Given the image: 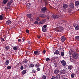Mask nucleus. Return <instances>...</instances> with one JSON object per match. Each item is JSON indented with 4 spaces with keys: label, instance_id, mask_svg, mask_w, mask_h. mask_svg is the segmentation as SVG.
Listing matches in <instances>:
<instances>
[{
    "label": "nucleus",
    "instance_id": "nucleus-1",
    "mask_svg": "<svg viewBox=\"0 0 79 79\" xmlns=\"http://www.w3.org/2000/svg\"><path fill=\"white\" fill-rule=\"evenodd\" d=\"M64 30V28L62 27H59L57 28V32H61Z\"/></svg>",
    "mask_w": 79,
    "mask_h": 79
},
{
    "label": "nucleus",
    "instance_id": "nucleus-2",
    "mask_svg": "<svg viewBox=\"0 0 79 79\" xmlns=\"http://www.w3.org/2000/svg\"><path fill=\"white\" fill-rule=\"evenodd\" d=\"M78 56H79V55L78 54L76 53H75L73 54V57L75 59H77V58H78Z\"/></svg>",
    "mask_w": 79,
    "mask_h": 79
},
{
    "label": "nucleus",
    "instance_id": "nucleus-3",
    "mask_svg": "<svg viewBox=\"0 0 79 79\" xmlns=\"http://www.w3.org/2000/svg\"><path fill=\"white\" fill-rule=\"evenodd\" d=\"M34 53L35 55H39L40 54V51H34Z\"/></svg>",
    "mask_w": 79,
    "mask_h": 79
},
{
    "label": "nucleus",
    "instance_id": "nucleus-4",
    "mask_svg": "<svg viewBox=\"0 0 79 79\" xmlns=\"http://www.w3.org/2000/svg\"><path fill=\"white\" fill-rule=\"evenodd\" d=\"M60 63H61L63 66H66V64L65 61L64 60H62L60 61Z\"/></svg>",
    "mask_w": 79,
    "mask_h": 79
},
{
    "label": "nucleus",
    "instance_id": "nucleus-5",
    "mask_svg": "<svg viewBox=\"0 0 79 79\" xmlns=\"http://www.w3.org/2000/svg\"><path fill=\"white\" fill-rule=\"evenodd\" d=\"M46 10H47V8L45 7L42 8L41 10V11L43 13H45Z\"/></svg>",
    "mask_w": 79,
    "mask_h": 79
},
{
    "label": "nucleus",
    "instance_id": "nucleus-6",
    "mask_svg": "<svg viewBox=\"0 0 79 79\" xmlns=\"http://www.w3.org/2000/svg\"><path fill=\"white\" fill-rule=\"evenodd\" d=\"M46 22V19H43L39 23V24H44Z\"/></svg>",
    "mask_w": 79,
    "mask_h": 79
},
{
    "label": "nucleus",
    "instance_id": "nucleus-7",
    "mask_svg": "<svg viewBox=\"0 0 79 79\" xmlns=\"http://www.w3.org/2000/svg\"><path fill=\"white\" fill-rule=\"evenodd\" d=\"M66 73V70H63L60 71V74H64Z\"/></svg>",
    "mask_w": 79,
    "mask_h": 79
},
{
    "label": "nucleus",
    "instance_id": "nucleus-8",
    "mask_svg": "<svg viewBox=\"0 0 79 79\" xmlns=\"http://www.w3.org/2000/svg\"><path fill=\"white\" fill-rule=\"evenodd\" d=\"M31 6V4L30 3H28L27 5L26 8L27 9L30 8Z\"/></svg>",
    "mask_w": 79,
    "mask_h": 79
},
{
    "label": "nucleus",
    "instance_id": "nucleus-9",
    "mask_svg": "<svg viewBox=\"0 0 79 79\" xmlns=\"http://www.w3.org/2000/svg\"><path fill=\"white\" fill-rule=\"evenodd\" d=\"M68 7V5H67V4H64L63 5V8H64L66 9V8H67Z\"/></svg>",
    "mask_w": 79,
    "mask_h": 79
},
{
    "label": "nucleus",
    "instance_id": "nucleus-10",
    "mask_svg": "<svg viewBox=\"0 0 79 79\" xmlns=\"http://www.w3.org/2000/svg\"><path fill=\"white\" fill-rule=\"evenodd\" d=\"M5 17V15L4 14H2L1 15H0V20H2L3 18Z\"/></svg>",
    "mask_w": 79,
    "mask_h": 79
},
{
    "label": "nucleus",
    "instance_id": "nucleus-11",
    "mask_svg": "<svg viewBox=\"0 0 79 79\" xmlns=\"http://www.w3.org/2000/svg\"><path fill=\"white\" fill-rule=\"evenodd\" d=\"M66 40V37L64 36H62L61 37V40L62 42H64Z\"/></svg>",
    "mask_w": 79,
    "mask_h": 79
},
{
    "label": "nucleus",
    "instance_id": "nucleus-12",
    "mask_svg": "<svg viewBox=\"0 0 79 79\" xmlns=\"http://www.w3.org/2000/svg\"><path fill=\"white\" fill-rule=\"evenodd\" d=\"M70 7L71 8H73L74 7V5L73 3H71L70 4Z\"/></svg>",
    "mask_w": 79,
    "mask_h": 79
},
{
    "label": "nucleus",
    "instance_id": "nucleus-13",
    "mask_svg": "<svg viewBox=\"0 0 79 79\" xmlns=\"http://www.w3.org/2000/svg\"><path fill=\"white\" fill-rule=\"evenodd\" d=\"M54 72L55 74H57L58 73H59V70H58L56 69L54 71Z\"/></svg>",
    "mask_w": 79,
    "mask_h": 79
},
{
    "label": "nucleus",
    "instance_id": "nucleus-14",
    "mask_svg": "<svg viewBox=\"0 0 79 79\" xmlns=\"http://www.w3.org/2000/svg\"><path fill=\"white\" fill-rule=\"evenodd\" d=\"M27 16L28 18H31V16H32V14H28L27 15Z\"/></svg>",
    "mask_w": 79,
    "mask_h": 79
},
{
    "label": "nucleus",
    "instance_id": "nucleus-15",
    "mask_svg": "<svg viewBox=\"0 0 79 79\" xmlns=\"http://www.w3.org/2000/svg\"><path fill=\"white\" fill-rule=\"evenodd\" d=\"M6 24L7 25H10V24H11V22L10 20H8L6 22Z\"/></svg>",
    "mask_w": 79,
    "mask_h": 79
},
{
    "label": "nucleus",
    "instance_id": "nucleus-16",
    "mask_svg": "<svg viewBox=\"0 0 79 79\" xmlns=\"http://www.w3.org/2000/svg\"><path fill=\"white\" fill-rule=\"evenodd\" d=\"M40 17H42V18H45V17H47V15L44 14H41L40 15Z\"/></svg>",
    "mask_w": 79,
    "mask_h": 79
},
{
    "label": "nucleus",
    "instance_id": "nucleus-17",
    "mask_svg": "<svg viewBox=\"0 0 79 79\" xmlns=\"http://www.w3.org/2000/svg\"><path fill=\"white\" fill-rule=\"evenodd\" d=\"M75 6H78V5L79 6V2L78 1H77L75 2Z\"/></svg>",
    "mask_w": 79,
    "mask_h": 79
},
{
    "label": "nucleus",
    "instance_id": "nucleus-18",
    "mask_svg": "<svg viewBox=\"0 0 79 79\" xmlns=\"http://www.w3.org/2000/svg\"><path fill=\"white\" fill-rule=\"evenodd\" d=\"M56 79H60V76L59 74H58L56 76V77H55Z\"/></svg>",
    "mask_w": 79,
    "mask_h": 79
},
{
    "label": "nucleus",
    "instance_id": "nucleus-19",
    "mask_svg": "<svg viewBox=\"0 0 79 79\" xmlns=\"http://www.w3.org/2000/svg\"><path fill=\"white\" fill-rule=\"evenodd\" d=\"M5 48L6 50H9V49H10V47L8 46H5Z\"/></svg>",
    "mask_w": 79,
    "mask_h": 79
},
{
    "label": "nucleus",
    "instance_id": "nucleus-20",
    "mask_svg": "<svg viewBox=\"0 0 79 79\" xmlns=\"http://www.w3.org/2000/svg\"><path fill=\"white\" fill-rule=\"evenodd\" d=\"M9 63H10V61H9V60H7L5 62V64L6 65H8V64H9Z\"/></svg>",
    "mask_w": 79,
    "mask_h": 79
},
{
    "label": "nucleus",
    "instance_id": "nucleus-21",
    "mask_svg": "<svg viewBox=\"0 0 79 79\" xmlns=\"http://www.w3.org/2000/svg\"><path fill=\"white\" fill-rule=\"evenodd\" d=\"M75 30H79V26L77 25L75 27Z\"/></svg>",
    "mask_w": 79,
    "mask_h": 79
},
{
    "label": "nucleus",
    "instance_id": "nucleus-22",
    "mask_svg": "<svg viewBox=\"0 0 79 79\" xmlns=\"http://www.w3.org/2000/svg\"><path fill=\"white\" fill-rule=\"evenodd\" d=\"M75 39L76 40H79V36H76L75 37Z\"/></svg>",
    "mask_w": 79,
    "mask_h": 79
},
{
    "label": "nucleus",
    "instance_id": "nucleus-23",
    "mask_svg": "<svg viewBox=\"0 0 79 79\" xmlns=\"http://www.w3.org/2000/svg\"><path fill=\"white\" fill-rule=\"evenodd\" d=\"M42 31L43 32H46L47 31V28H42Z\"/></svg>",
    "mask_w": 79,
    "mask_h": 79
},
{
    "label": "nucleus",
    "instance_id": "nucleus-24",
    "mask_svg": "<svg viewBox=\"0 0 79 79\" xmlns=\"http://www.w3.org/2000/svg\"><path fill=\"white\" fill-rule=\"evenodd\" d=\"M60 53V52L58 50L54 52V54H56V55H58Z\"/></svg>",
    "mask_w": 79,
    "mask_h": 79
},
{
    "label": "nucleus",
    "instance_id": "nucleus-25",
    "mask_svg": "<svg viewBox=\"0 0 79 79\" xmlns=\"http://www.w3.org/2000/svg\"><path fill=\"white\" fill-rule=\"evenodd\" d=\"M26 73V70H23L22 73V74L23 75H24V74H25Z\"/></svg>",
    "mask_w": 79,
    "mask_h": 79
},
{
    "label": "nucleus",
    "instance_id": "nucleus-26",
    "mask_svg": "<svg viewBox=\"0 0 79 79\" xmlns=\"http://www.w3.org/2000/svg\"><path fill=\"white\" fill-rule=\"evenodd\" d=\"M34 66V65L33 64H30L29 65V68H33Z\"/></svg>",
    "mask_w": 79,
    "mask_h": 79
},
{
    "label": "nucleus",
    "instance_id": "nucleus-27",
    "mask_svg": "<svg viewBox=\"0 0 79 79\" xmlns=\"http://www.w3.org/2000/svg\"><path fill=\"white\" fill-rule=\"evenodd\" d=\"M8 1V0H3V4H6L7 3V2Z\"/></svg>",
    "mask_w": 79,
    "mask_h": 79
},
{
    "label": "nucleus",
    "instance_id": "nucleus-28",
    "mask_svg": "<svg viewBox=\"0 0 79 79\" xmlns=\"http://www.w3.org/2000/svg\"><path fill=\"white\" fill-rule=\"evenodd\" d=\"M51 17L52 18H53L54 19H55V18H56V15H52V16Z\"/></svg>",
    "mask_w": 79,
    "mask_h": 79
},
{
    "label": "nucleus",
    "instance_id": "nucleus-29",
    "mask_svg": "<svg viewBox=\"0 0 79 79\" xmlns=\"http://www.w3.org/2000/svg\"><path fill=\"white\" fill-rule=\"evenodd\" d=\"M39 66H40V64L39 63H37L35 65V68H38V67H39Z\"/></svg>",
    "mask_w": 79,
    "mask_h": 79
},
{
    "label": "nucleus",
    "instance_id": "nucleus-30",
    "mask_svg": "<svg viewBox=\"0 0 79 79\" xmlns=\"http://www.w3.org/2000/svg\"><path fill=\"white\" fill-rule=\"evenodd\" d=\"M42 79H46L47 77H46V76L45 75H43L42 77Z\"/></svg>",
    "mask_w": 79,
    "mask_h": 79
},
{
    "label": "nucleus",
    "instance_id": "nucleus-31",
    "mask_svg": "<svg viewBox=\"0 0 79 79\" xmlns=\"http://www.w3.org/2000/svg\"><path fill=\"white\" fill-rule=\"evenodd\" d=\"M71 77L72 78H74V74L72 73L71 75Z\"/></svg>",
    "mask_w": 79,
    "mask_h": 79
},
{
    "label": "nucleus",
    "instance_id": "nucleus-32",
    "mask_svg": "<svg viewBox=\"0 0 79 79\" xmlns=\"http://www.w3.org/2000/svg\"><path fill=\"white\" fill-rule=\"evenodd\" d=\"M46 61H50V58H49L48 57L46 59Z\"/></svg>",
    "mask_w": 79,
    "mask_h": 79
},
{
    "label": "nucleus",
    "instance_id": "nucleus-33",
    "mask_svg": "<svg viewBox=\"0 0 79 79\" xmlns=\"http://www.w3.org/2000/svg\"><path fill=\"white\" fill-rule=\"evenodd\" d=\"M13 49L14 50L16 51L17 50V47H16V46H15L13 47Z\"/></svg>",
    "mask_w": 79,
    "mask_h": 79
},
{
    "label": "nucleus",
    "instance_id": "nucleus-34",
    "mask_svg": "<svg viewBox=\"0 0 79 79\" xmlns=\"http://www.w3.org/2000/svg\"><path fill=\"white\" fill-rule=\"evenodd\" d=\"M11 68V67L10 66H8L7 67V69H10Z\"/></svg>",
    "mask_w": 79,
    "mask_h": 79
},
{
    "label": "nucleus",
    "instance_id": "nucleus-35",
    "mask_svg": "<svg viewBox=\"0 0 79 79\" xmlns=\"http://www.w3.org/2000/svg\"><path fill=\"white\" fill-rule=\"evenodd\" d=\"M11 5V4H10V2H8V3L7 4V6H10V5Z\"/></svg>",
    "mask_w": 79,
    "mask_h": 79
},
{
    "label": "nucleus",
    "instance_id": "nucleus-36",
    "mask_svg": "<svg viewBox=\"0 0 79 79\" xmlns=\"http://www.w3.org/2000/svg\"><path fill=\"white\" fill-rule=\"evenodd\" d=\"M72 68V66H69L68 67V69H71Z\"/></svg>",
    "mask_w": 79,
    "mask_h": 79
},
{
    "label": "nucleus",
    "instance_id": "nucleus-37",
    "mask_svg": "<svg viewBox=\"0 0 79 79\" xmlns=\"http://www.w3.org/2000/svg\"><path fill=\"white\" fill-rule=\"evenodd\" d=\"M20 69L21 70H23L24 69V68L23 67V66H22V65L21 66Z\"/></svg>",
    "mask_w": 79,
    "mask_h": 79
},
{
    "label": "nucleus",
    "instance_id": "nucleus-38",
    "mask_svg": "<svg viewBox=\"0 0 79 79\" xmlns=\"http://www.w3.org/2000/svg\"><path fill=\"white\" fill-rule=\"evenodd\" d=\"M60 18V15H56V18Z\"/></svg>",
    "mask_w": 79,
    "mask_h": 79
},
{
    "label": "nucleus",
    "instance_id": "nucleus-39",
    "mask_svg": "<svg viewBox=\"0 0 79 79\" xmlns=\"http://www.w3.org/2000/svg\"><path fill=\"white\" fill-rule=\"evenodd\" d=\"M36 20L39 21H40V19H39V18L37 17L36 19Z\"/></svg>",
    "mask_w": 79,
    "mask_h": 79
},
{
    "label": "nucleus",
    "instance_id": "nucleus-40",
    "mask_svg": "<svg viewBox=\"0 0 79 79\" xmlns=\"http://www.w3.org/2000/svg\"><path fill=\"white\" fill-rule=\"evenodd\" d=\"M34 24H38V21H35Z\"/></svg>",
    "mask_w": 79,
    "mask_h": 79
},
{
    "label": "nucleus",
    "instance_id": "nucleus-41",
    "mask_svg": "<svg viewBox=\"0 0 79 79\" xmlns=\"http://www.w3.org/2000/svg\"><path fill=\"white\" fill-rule=\"evenodd\" d=\"M39 2L40 3H42V0H39Z\"/></svg>",
    "mask_w": 79,
    "mask_h": 79
},
{
    "label": "nucleus",
    "instance_id": "nucleus-42",
    "mask_svg": "<svg viewBox=\"0 0 79 79\" xmlns=\"http://www.w3.org/2000/svg\"><path fill=\"white\" fill-rule=\"evenodd\" d=\"M61 56H64V52H62L61 53Z\"/></svg>",
    "mask_w": 79,
    "mask_h": 79
},
{
    "label": "nucleus",
    "instance_id": "nucleus-43",
    "mask_svg": "<svg viewBox=\"0 0 79 79\" xmlns=\"http://www.w3.org/2000/svg\"><path fill=\"white\" fill-rule=\"evenodd\" d=\"M46 52V51H45V50H44L43 51V53H44V54H45V52Z\"/></svg>",
    "mask_w": 79,
    "mask_h": 79
},
{
    "label": "nucleus",
    "instance_id": "nucleus-44",
    "mask_svg": "<svg viewBox=\"0 0 79 79\" xmlns=\"http://www.w3.org/2000/svg\"><path fill=\"white\" fill-rule=\"evenodd\" d=\"M51 79H56V78H55V77L54 76H52Z\"/></svg>",
    "mask_w": 79,
    "mask_h": 79
},
{
    "label": "nucleus",
    "instance_id": "nucleus-45",
    "mask_svg": "<svg viewBox=\"0 0 79 79\" xmlns=\"http://www.w3.org/2000/svg\"><path fill=\"white\" fill-rule=\"evenodd\" d=\"M47 27V25H44L43 26V28H46Z\"/></svg>",
    "mask_w": 79,
    "mask_h": 79
},
{
    "label": "nucleus",
    "instance_id": "nucleus-46",
    "mask_svg": "<svg viewBox=\"0 0 79 79\" xmlns=\"http://www.w3.org/2000/svg\"><path fill=\"white\" fill-rule=\"evenodd\" d=\"M37 71H40V68H38L37 69H36Z\"/></svg>",
    "mask_w": 79,
    "mask_h": 79
},
{
    "label": "nucleus",
    "instance_id": "nucleus-47",
    "mask_svg": "<svg viewBox=\"0 0 79 79\" xmlns=\"http://www.w3.org/2000/svg\"><path fill=\"white\" fill-rule=\"evenodd\" d=\"M13 2V1L11 0L10 1V2H9V3H10L11 4V3H12Z\"/></svg>",
    "mask_w": 79,
    "mask_h": 79
},
{
    "label": "nucleus",
    "instance_id": "nucleus-48",
    "mask_svg": "<svg viewBox=\"0 0 79 79\" xmlns=\"http://www.w3.org/2000/svg\"><path fill=\"white\" fill-rule=\"evenodd\" d=\"M24 62L25 63H27V60H24Z\"/></svg>",
    "mask_w": 79,
    "mask_h": 79
},
{
    "label": "nucleus",
    "instance_id": "nucleus-49",
    "mask_svg": "<svg viewBox=\"0 0 79 79\" xmlns=\"http://www.w3.org/2000/svg\"><path fill=\"white\" fill-rule=\"evenodd\" d=\"M26 32H27V33H29V30H27L26 31Z\"/></svg>",
    "mask_w": 79,
    "mask_h": 79
},
{
    "label": "nucleus",
    "instance_id": "nucleus-50",
    "mask_svg": "<svg viewBox=\"0 0 79 79\" xmlns=\"http://www.w3.org/2000/svg\"><path fill=\"white\" fill-rule=\"evenodd\" d=\"M32 73H35V70H33Z\"/></svg>",
    "mask_w": 79,
    "mask_h": 79
},
{
    "label": "nucleus",
    "instance_id": "nucleus-51",
    "mask_svg": "<svg viewBox=\"0 0 79 79\" xmlns=\"http://www.w3.org/2000/svg\"><path fill=\"white\" fill-rule=\"evenodd\" d=\"M1 41L2 42H3V41H4V39L3 38H2Z\"/></svg>",
    "mask_w": 79,
    "mask_h": 79
},
{
    "label": "nucleus",
    "instance_id": "nucleus-52",
    "mask_svg": "<svg viewBox=\"0 0 79 79\" xmlns=\"http://www.w3.org/2000/svg\"><path fill=\"white\" fill-rule=\"evenodd\" d=\"M18 41L19 42H21V39H19L18 40Z\"/></svg>",
    "mask_w": 79,
    "mask_h": 79
},
{
    "label": "nucleus",
    "instance_id": "nucleus-53",
    "mask_svg": "<svg viewBox=\"0 0 79 79\" xmlns=\"http://www.w3.org/2000/svg\"><path fill=\"white\" fill-rule=\"evenodd\" d=\"M37 37L38 38V39H40V35H38L37 36Z\"/></svg>",
    "mask_w": 79,
    "mask_h": 79
},
{
    "label": "nucleus",
    "instance_id": "nucleus-54",
    "mask_svg": "<svg viewBox=\"0 0 79 79\" xmlns=\"http://www.w3.org/2000/svg\"><path fill=\"white\" fill-rule=\"evenodd\" d=\"M30 21H33V19L32 18H31Z\"/></svg>",
    "mask_w": 79,
    "mask_h": 79
},
{
    "label": "nucleus",
    "instance_id": "nucleus-55",
    "mask_svg": "<svg viewBox=\"0 0 79 79\" xmlns=\"http://www.w3.org/2000/svg\"><path fill=\"white\" fill-rule=\"evenodd\" d=\"M70 60H72V59H71V56H70Z\"/></svg>",
    "mask_w": 79,
    "mask_h": 79
},
{
    "label": "nucleus",
    "instance_id": "nucleus-56",
    "mask_svg": "<svg viewBox=\"0 0 79 79\" xmlns=\"http://www.w3.org/2000/svg\"><path fill=\"white\" fill-rule=\"evenodd\" d=\"M28 44H30L31 43V42L30 41H28Z\"/></svg>",
    "mask_w": 79,
    "mask_h": 79
},
{
    "label": "nucleus",
    "instance_id": "nucleus-57",
    "mask_svg": "<svg viewBox=\"0 0 79 79\" xmlns=\"http://www.w3.org/2000/svg\"><path fill=\"white\" fill-rule=\"evenodd\" d=\"M46 3V1H47V0H43Z\"/></svg>",
    "mask_w": 79,
    "mask_h": 79
},
{
    "label": "nucleus",
    "instance_id": "nucleus-58",
    "mask_svg": "<svg viewBox=\"0 0 79 79\" xmlns=\"http://www.w3.org/2000/svg\"><path fill=\"white\" fill-rule=\"evenodd\" d=\"M50 18V17L49 16L48 17V19H49Z\"/></svg>",
    "mask_w": 79,
    "mask_h": 79
},
{
    "label": "nucleus",
    "instance_id": "nucleus-59",
    "mask_svg": "<svg viewBox=\"0 0 79 79\" xmlns=\"http://www.w3.org/2000/svg\"><path fill=\"white\" fill-rule=\"evenodd\" d=\"M64 79H68V78H64Z\"/></svg>",
    "mask_w": 79,
    "mask_h": 79
},
{
    "label": "nucleus",
    "instance_id": "nucleus-60",
    "mask_svg": "<svg viewBox=\"0 0 79 79\" xmlns=\"http://www.w3.org/2000/svg\"><path fill=\"white\" fill-rule=\"evenodd\" d=\"M23 41H24V38H23Z\"/></svg>",
    "mask_w": 79,
    "mask_h": 79
},
{
    "label": "nucleus",
    "instance_id": "nucleus-61",
    "mask_svg": "<svg viewBox=\"0 0 79 79\" xmlns=\"http://www.w3.org/2000/svg\"><path fill=\"white\" fill-rule=\"evenodd\" d=\"M24 0V1H25V0Z\"/></svg>",
    "mask_w": 79,
    "mask_h": 79
}]
</instances>
